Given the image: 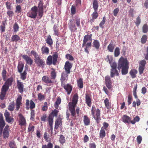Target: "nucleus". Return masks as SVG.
Masks as SVG:
<instances>
[{
    "label": "nucleus",
    "instance_id": "nucleus-27",
    "mask_svg": "<svg viewBox=\"0 0 148 148\" xmlns=\"http://www.w3.org/2000/svg\"><path fill=\"white\" fill-rule=\"evenodd\" d=\"M123 121L125 123H131V119L129 116L124 115L122 117Z\"/></svg>",
    "mask_w": 148,
    "mask_h": 148
},
{
    "label": "nucleus",
    "instance_id": "nucleus-16",
    "mask_svg": "<svg viewBox=\"0 0 148 148\" xmlns=\"http://www.w3.org/2000/svg\"><path fill=\"white\" fill-rule=\"evenodd\" d=\"M59 112V111L56 109L52 110L51 112L49 115L48 120L53 121L54 117L57 116Z\"/></svg>",
    "mask_w": 148,
    "mask_h": 148
},
{
    "label": "nucleus",
    "instance_id": "nucleus-37",
    "mask_svg": "<svg viewBox=\"0 0 148 148\" xmlns=\"http://www.w3.org/2000/svg\"><path fill=\"white\" fill-rule=\"evenodd\" d=\"M52 71L51 73V79L54 81L56 77V72L55 70L53 68L51 69Z\"/></svg>",
    "mask_w": 148,
    "mask_h": 148
},
{
    "label": "nucleus",
    "instance_id": "nucleus-23",
    "mask_svg": "<svg viewBox=\"0 0 148 148\" xmlns=\"http://www.w3.org/2000/svg\"><path fill=\"white\" fill-rule=\"evenodd\" d=\"M22 97L21 96L18 97L16 100V110L18 111L19 109L21 106H22L21 103Z\"/></svg>",
    "mask_w": 148,
    "mask_h": 148
},
{
    "label": "nucleus",
    "instance_id": "nucleus-29",
    "mask_svg": "<svg viewBox=\"0 0 148 148\" xmlns=\"http://www.w3.org/2000/svg\"><path fill=\"white\" fill-rule=\"evenodd\" d=\"M115 47V45L113 43L112 41L109 44L107 47V49L109 52H113Z\"/></svg>",
    "mask_w": 148,
    "mask_h": 148
},
{
    "label": "nucleus",
    "instance_id": "nucleus-20",
    "mask_svg": "<svg viewBox=\"0 0 148 148\" xmlns=\"http://www.w3.org/2000/svg\"><path fill=\"white\" fill-rule=\"evenodd\" d=\"M16 82L17 86L19 92L21 93H22L24 90V85L23 83L20 82L19 80H17Z\"/></svg>",
    "mask_w": 148,
    "mask_h": 148
},
{
    "label": "nucleus",
    "instance_id": "nucleus-56",
    "mask_svg": "<svg viewBox=\"0 0 148 148\" xmlns=\"http://www.w3.org/2000/svg\"><path fill=\"white\" fill-rule=\"evenodd\" d=\"M106 18L105 16L103 17L102 21L99 24V26L100 27L103 29L104 28L103 25L106 22Z\"/></svg>",
    "mask_w": 148,
    "mask_h": 148
},
{
    "label": "nucleus",
    "instance_id": "nucleus-53",
    "mask_svg": "<svg viewBox=\"0 0 148 148\" xmlns=\"http://www.w3.org/2000/svg\"><path fill=\"white\" fill-rule=\"evenodd\" d=\"M105 60L107 62H108L109 64H110L113 60L112 57L108 55L106 56Z\"/></svg>",
    "mask_w": 148,
    "mask_h": 148
},
{
    "label": "nucleus",
    "instance_id": "nucleus-63",
    "mask_svg": "<svg viewBox=\"0 0 148 148\" xmlns=\"http://www.w3.org/2000/svg\"><path fill=\"white\" fill-rule=\"evenodd\" d=\"M35 104L33 101L31 100L30 102V106L29 108H30L31 109H32L35 108Z\"/></svg>",
    "mask_w": 148,
    "mask_h": 148
},
{
    "label": "nucleus",
    "instance_id": "nucleus-17",
    "mask_svg": "<svg viewBox=\"0 0 148 148\" xmlns=\"http://www.w3.org/2000/svg\"><path fill=\"white\" fill-rule=\"evenodd\" d=\"M92 34H90L89 35H86L84 36L83 40V43L82 44V47H84L85 45H86L88 41H89V42H91L92 40Z\"/></svg>",
    "mask_w": 148,
    "mask_h": 148
},
{
    "label": "nucleus",
    "instance_id": "nucleus-40",
    "mask_svg": "<svg viewBox=\"0 0 148 148\" xmlns=\"http://www.w3.org/2000/svg\"><path fill=\"white\" fill-rule=\"evenodd\" d=\"M61 102V99L60 97H58L54 105V107L56 109H58V108L59 105L60 104Z\"/></svg>",
    "mask_w": 148,
    "mask_h": 148
},
{
    "label": "nucleus",
    "instance_id": "nucleus-11",
    "mask_svg": "<svg viewBox=\"0 0 148 148\" xmlns=\"http://www.w3.org/2000/svg\"><path fill=\"white\" fill-rule=\"evenodd\" d=\"M4 116L6 121L8 123L12 124L14 121V119L10 116V113L7 110L4 113Z\"/></svg>",
    "mask_w": 148,
    "mask_h": 148
},
{
    "label": "nucleus",
    "instance_id": "nucleus-9",
    "mask_svg": "<svg viewBox=\"0 0 148 148\" xmlns=\"http://www.w3.org/2000/svg\"><path fill=\"white\" fill-rule=\"evenodd\" d=\"M38 10V7L36 5L31 8V10L27 13V16L33 18H35L37 16Z\"/></svg>",
    "mask_w": 148,
    "mask_h": 148
},
{
    "label": "nucleus",
    "instance_id": "nucleus-61",
    "mask_svg": "<svg viewBox=\"0 0 148 148\" xmlns=\"http://www.w3.org/2000/svg\"><path fill=\"white\" fill-rule=\"evenodd\" d=\"M147 36L145 35H144L142 36L141 39V42L142 43H145L147 40Z\"/></svg>",
    "mask_w": 148,
    "mask_h": 148
},
{
    "label": "nucleus",
    "instance_id": "nucleus-14",
    "mask_svg": "<svg viewBox=\"0 0 148 148\" xmlns=\"http://www.w3.org/2000/svg\"><path fill=\"white\" fill-rule=\"evenodd\" d=\"M74 23L73 20H70L68 23V27L71 32H76L77 30Z\"/></svg>",
    "mask_w": 148,
    "mask_h": 148
},
{
    "label": "nucleus",
    "instance_id": "nucleus-8",
    "mask_svg": "<svg viewBox=\"0 0 148 148\" xmlns=\"http://www.w3.org/2000/svg\"><path fill=\"white\" fill-rule=\"evenodd\" d=\"M59 54L57 52H53L52 56H49L46 60V63L47 65H50L51 64L55 65L57 62Z\"/></svg>",
    "mask_w": 148,
    "mask_h": 148
},
{
    "label": "nucleus",
    "instance_id": "nucleus-41",
    "mask_svg": "<svg viewBox=\"0 0 148 148\" xmlns=\"http://www.w3.org/2000/svg\"><path fill=\"white\" fill-rule=\"evenodd\" d=\"M20 40V38L17 35H14L11 37L12 42H17Z\"/></svg>",
    "mask_w": 148,
    "mask_h": 148
},
{
    "label": "nucleus",
    "instance_id": "nucleus-33",
    "mask_svg": "<svg viewBox=\"0 0 148 148\" xmlns=\"http://www.w3.org/2000/svg\"><path fill=\"white\" fill-rule=\"evenodd\" d=\"M46 42L50 47H51L53 42L52 40L50 35L48 36L47 38L45 39Z\"/></svg>",
    "mask_w": 148,
    "mask_h": 148
},
{
    "label": "nucleus",
    "instance_id": "nucleus-30",
    "mask_svg": "<svg viewBox=\"0 0 148 148\" xmlns=\"http://www.w3.org/2000/svg\"><path fill=\"white\" fill-rule=\"evenodd\" d=\"M58 26L56 24L54 25L53 27V30L54 32V34L55 35H56L58 36H59V32L58 29Z\"/></svg>",
    "mask_w": 148,
    "mask_h": 148
},
{
    "label": "nucleus",
    "instance_id": "nucleus-51",
    "mask_svg": "<svg viewBox=\"0 0 148 148\" xmlns=\"http://www.w3.org/2000/svg\"><path fill=\"white\" fill-rule=\"evenodd\" d=\"M49 125L51 131V136H52L53 134V121L48 120Z\"/></svg>",
    "mask_w": 148,
    "mask_h": 148
},
{
    "label": "nucleus",
    "instance_id": "nucleus-43",
    "mask_svg": "<svg viewBox=\"0 0 148 148\" xmlns=\"http://www.w3.org/2000/svg\"><path fill=\"white\" fill-rule=\"evenodd\" d=\"M24 65L22 63H19L18 65L17 68L18 71L20 73H21L23 71Z\"/></svg>",
    "mask_w": 148,
    "mask_h": 148
},
{
    "label": "nucleus",
    "instance_id": "nucleus-57",
    "mask_svg": "<svg viewBox=\"0 0 148 148\" xmlns=\"http://www.w3.org/2000/svg\"><path fill=\"white\" fill-rule=\"evenodd\" d=\"M76 13V8L74 5H72L71 8V13L72 15L75 14Z\"/></svg>",
    "mask_w": 148,
    "mask_h": 148
},
{
    "label": "nucleus",
    "instance_id": "nucleus-64",
    "mask_svg": "<svg viewBox=\"0 0 148 148\" xmlns=\"http://www.w3.org/2000/svg\"><path fill=\"white\" fill-rule=\"evenodd\" d=\"M7 14L9 18H12L14 15L13 11L12 10H8L7 12Z\"/></svg>",
    "mask_w": 148,
    "mask_h": 148
},
{
    "label": "nucleus",
    "instance_id": "nucleus-25",
    "mask_svg": "<svg viewBox=\"0 0 148 148\" xmlns=\"http://www.w3.org/2000/svg\"><path fill=\"white\" fill-rule=\"evenodd\" d=\"M62 125V119L59 118L57 119L55 122V128H58L60 126Z\"/></svg>",
    "mask_w": 148,
    "mask_h": 148
},
{
    "label": "nucleus",
    "instance_id": "nucleus-42",
    "mask_svg": "<svg viewBox=\"0 0 148 148\" xmlns=\"http://www.w3.org/2000/svg\"><path fill=\"white\" fill-rule=\"evenodd\" d=\"M14 102L13 101L10 103L9 105L8 106V109L10 111H13L14 110Z\"/></svg>",
    "mask_w": 148,
    "mask_h": 148
},
{
    "label": "nucleus",
    "instance_id": "nucleus-54",
    "mask_svg": "<svg viewBox=\"0 0 148 148\" xmlns=\"http://www.w3.org/2000/svg\"><path fill=\"white\" fill-rule=\"evenodd\" d=\"M13 28L14 29V32H16L18 31L19 29V27L18 25L16 23H14L13 27Z\"/></svg>",
    "mask_w": 148,
    "mask_h": 148
},
{
    "label": "nucleus",
    "instance_id": "nucleus-50",
    "mask_svg": "<svg viewBox=\"0 0 148 148\" xmlns=\"http://www.w3.org/2000/svg\"><path fill=\"white\" fill-rule=\"evenodd\" d=\"M120 54L119 48L117 47L116 48L114 51V56L115 57H117Z\"/></svg>",
    "mask_w": 148,
    "mask_h": 148
},
{
    "label": "nucleus",
    "instance_id": "nucleus-45",
    "mask_svg": "<svg viewBox=\"0 0 148 148\" xmlns=\"http://www.w3.org/2000/svg\"><path fill=\"white\" fill-rule=\"evenodd\" d=\"M99 136L102 139L103 138L106 136V132L102 127L101 128V129L100 132Z\"/></svg>",
    "mask_w": 148,
    "mask_h": 148
},
{
    "label": "nucleus",
    "instance_id": "nucleus-32",
    "mask_svg": "<svg viewBox=\"0 0 148 148\" xmlns=\"http://www.w3.org/2000/svg\"><path fill=\"white\" fill-rule=\"evenodd\" d=\"M44 138L45 140L48 142L51 143V136H49V134L47 132H45L44 135Z\"/></svg>",
    "mask_w": 148,
    "mask_h": 148
},
{
    "label": "nucleus",
    "instance_id": "nucleus-48",
    "mask_svg": "<svg viewBox=\"0 0 148 148\" xmlns=\"http://www.w3.org/2000/svg\"><path fill=\"white\" fill-rule=\"evenodd\" d=\"M80 18L78 17H76L74 19V22L75 23L76 26L78 27H80Z\"/></svg>",
    "mask_w": 148,
    "mask_h": 148
},
{
    "label": "nucleus",
    "instance_id": "nucleus-26",
    "mask_svg": "<svg viewBox=\"0 0 148 148\" xmlns=\"http://www.w3.org/2000/svg\"><path fill=\"white\" fill-rule=\"evenodd\" d=\"M92 46L97 50H98L100 47L99 42L98 40H94L92 42Z\"/></svg>",
    "mask_w": 148,
    "mask_h": 148
},
{
    "label": "nucleus",
    "instance_id": "nucleus-1",
    "mask_svg": "<svg viewBox=\"0 0 148 148\" xmlns=\"http://www.w3.org/2000/svg\"><path fill=\"white\" fill-rule=\"evenodd\" d=\"M78 99V96L77 94H75L73 98L72 102L69 104V107L71 116L74 118V119H76V113L78 116L79 115V108L78 107L75 110V107Z\"/></svg>",
    "mask_w": 148,
    "mask_h": 148
},
{
    "label": "nucleus",
    "instance_id": "nucleus-35",
    "mask_svg": "<svg viewBox=\"0 0 148 148\" xmlns=\"http://www.w3.org/2000/svg\"><path fill=\"white\" fill-rule=\"evenodd\" d=\"M41 52L42 54H45L47 55L49 52V49L48 47L45 46L42 47L41 48Z\"/></svg>",
    "mask_w": 148,
    "mask_h": 148
},
{
    "label": "nucleus",
    "instance_id": "nucleus-22",
    "mask_svg": "<svg viewBox=\"0 0 148 148\" xmlns=\"http://www.w3.org/2000/svg\"><path fill=\"white\" fill-rule=\"evenodd\" d=\"M106 86L109 89L112 88V84L110 77L109 76H106L105 77Z\"/></svg>",
    "mask_w": 148,
    "mask_h": 148
},
{
    "label": "nucleus",
    "instance_id": "nucleus-18",
    "mask_svg": "<svg viewBox=\"0 0 148 148\" xmlns=\"http://www.w3.org/2000/svg\"><path fill=\"white\" fill-rule=\"evenodd\" d=\"M42 80L44 83L49 86L51 85V84L54 82V81L50 78L48 76L45 75L42 78Z\"/></svg>",
    "mask_w": 148,
    "mask_h": 148
},
{
    "label": "nucleus",
    "instance_id": "nucleus-55",
    "mask_svg": "<svg viewBox=\"0 0 148 148\" xmlns=\"http://www.w3.org/2000/svg\"><path fill=\"white\" fill-rule=\"evenodd\" d=\"M53 145L51 143H49L47 145H42V148H53Z\"/></svg>",
    "mask_w": 148,
    "mask_h": 148
},
{
    "label": "nucleus",
    "instance_id": "nucleus-19",
    "mask_svg": "<svg viewBox=\"0 0 148 148\" xmlns=\"http://www.w3.org/2000/svg\"><path fill=\"white\" fill-rule=\"evenodd\" d=\"M22 58L25 60L27 64L30 66L32 65L33 63V60L31 58L28 56L27 55H24L22 56Z\"/></svg>",
    "mask_w": 148,
    "mask_h": 148
},
{
    "label": "nucleus",
    "instance_id": "nucleus-31",
    "mask_svg": "<svg viewBox=\"0 0 148 148\" xmlns=\"http://www.w3.org/2000/svg\"><path fill=\"white\" fill-rule=\"evenodd\" d=\"M97 11H94L91 15L92 19H90V21L92 23L94 21V20L97 18L98 16V14L97 12Z\"/></svg>",
    "mask_w": 148,
    "mask_h": 148
},
{
    "label": "nucleus",
    "instance_id": "nucleus-39",
    "mask_svg": "<svg viewBox=\"0 0 148 148\" xmlns=\"http://www.w3.org/2000/svg\"><path fill=\"white\" fill-rule=\"evenodd\" d=\"M130 74L132 78L136 77V74L137 73V71L135 69H132L130 72Z\"/></svg>",
    "mask_w": 148,
    "mask_h": 148
},
{
    "label": "nucleus",
    "instance_id": "nucleus-47",
    "mask_svg": "<svg viewBox=\"0 0 148 148\" xmlns=\"http://www.w3.org/2000/svg\"><path fill=\"white\" fill-rule=\"evenodd\" d=\"M92 45V42H88L86 44L85 48H84V51L88 54L89 53V51L88 49V48L90 47Z\"/></svg>",
    "mask_w": 148,
    "mask_h": 148
},
{
    "label": "nucleus",
    "instance_id": "nucleus-62",
    "mask_svg": "<svg viewBox=\"0 0 148 148\" xmlns=\"http://www.w3.org/2000/svg\"><path fill=\"white\" fill-rule=\"evenodd\" d=\"M141 23V19L139 16H138L136 19L135 23L137 26L138 27Z\"/></svg>",
    "mask_w": 148,
    "mask_h": 148
},
{
    "label": "nucleus",
    "instance_id": "nucleus-13",
    "mask_svg": "<svg viewBox=\"0 0 148 148\" xmlns=\"http://www.w3.org/2000/svg\"><path fill=\"white\" fill-rule=\"evenodd\" d=\"M5 125V123L4 120L3 114H0V136L2 134V131L3 128Z\"/></svg>",
    "mask_w": 148,
    "mask_h": 148
},
{
    "label": "nucleus",
    "instance_id": "nucleus-58",
    "mask_svg": "<svg viewBox=\"0 0 148 148\" xmlns=\"http://www.w3.org/2000/svg\"><path fill=\"white\" fill-rule=\"evenodd\" d=\"M140 118L138 116H136L134 117L133 120L131 121V123L134 124L136 122H138L140 120Z\"/></svg>",
    "mask_w": 148,
    "mask_h": 148
},
{
    "label": "nucleus",
    "instance_id": "nucleus-49",
    "mask_svg": "<svg viewBox=\"0 0 148 148\" xmlns=\"http://www.w3.org/2000/svg\"><path fill=\"white\" fill-rule=\"evenodd\" d=\"M20 73L21 78L23 80H25L26 78L27 73L26 71H24L23 72Z\"/></svg>",
    "mask_w": 148,
    "mask_h": 148
},
{
    "label": "nucleus",
    "instance_id": "nucleus-36",
    "mask_svg": "<svg viewBox=\"0 0 148 148\" xmlns=\"http://www.w3.org/2000/svg\"><path fill=\"white\" fill-rule=\"evenodd\" d=\"M90 120L86 115H84V116L83 121L85 125H88L90 123Z\"/></svg>",
    "mask_w": 148,
    "mask_h": 148
},
{
    "label": "nucleus",
    "instance_id": "nucleus-59",
    "mask_svg": "<svg viewBox=\"0 0 148 148\" xmlns=\"http://www.w3.org/2000/svg\"><path fill=\"white\" fill-rule=\"evenodd\" d=\"M6 73L7 71L5 69H3L2 72V75L3 80H5L7 77Z\"/></svg>",
    "mask_w": 148,
    "mask_h": 148
},
{
    "label": "nucleus",
    "instance_id": "nucleus-4",
    "mask_svg": "<svg viewBox=\"0 0 148 148\" xmlns=\"http://www.w3.org/2000/svg\"><path fill=\"white\" fill-rule=\"evenodd\" d=\"M72 64L69 61L66 62L64 66L65 71L62 72L60 78L61 84L65 83L68 79V74L71 73V70L72 67Z\"/></svg>",
    "mask_w": 148,
    "mask_h": 148
},
{
    "label": "nucleus",
    "instance_id": "nucleus-12",
    "mask_svg": "<svg viewBox=\"0 0 148 148\" xmlns=\"http://www.w3.org/2000/svg\"><path fill=\"white\" fill-rule=\"evenodd\" d=\"M39 2L38 5V16L40 18L43 15V3L42 0H39Z\"/></svg>",
    "mask_w": 148,
    "mask_h": 148
},
{
    "label": "nucleus",
    "instance_id": "nucleus-34",
    "mask_svg": "<svg viewBox=\"0 0 148 148\" xmlns=\"http://www.w3.org/2000/svg\"><path fill=\"white\" fill-rule=\"evenodd\" d=\"M104 103L105 106L107 109L111 108V103L109 101L108 99V98H106L104 100Z\"/></svg>",
    "mask_w": 148,
    "mask_h": 148
},
{
    "label": "nucleus",
    "instance_id": "nucleus-6",
    "mask_svg": "<svg viewBox=\"0 0 148 148\" xmlns=\"http://www.w3.org/2000/svg\"><path fill=\"white\" fill-rule=\"evenodd\" d=\"M31 53L34 57V62L38 67H44L45 64V61L40 57V56L34 50L31 51Z\"/></svg>",
    "mask_w": 148,
    "mask_h": 148
},
{
    "label": "nucleus",
    "instance_id": "nucleus-44",
    "mask_svg": "<svg viewBox=\"0 0 148 148\" xmlns=\"http://www.w3.org/2000/svg\"><path fill=\"white\" fill-rule=\"evenodd\" d=\"M77 84L78 87L80 88H82L83 87V79L82 78H80L77 80Z\"/></svg>",
    "mask_w": 148,
    "mask_h": 148
},
{
    "label": "nucleus",
    "instance_id": "nucleus-2",
    "mask_svg": "<svg viewBox=\"0 0 148 148\" xmlns=\"http://www.w3.org/2000/svg\"><path fill=\"white\" fill-rule=\"evenodd\" d=\"M78 99V96L77 94H75L73 98L72 102L69 104V107L71 116L74 118V119H76V113L78 116L79 115V108L78 107L75 110V107Z\"/></svg>",
    "mask_w": 148,
    "mask_h": 148
},
{
    "label": "nucleus",
    "instance_id": "nucleus-24",
    "mask_svg": "<svg viewBox=\"0 0 148 148\" xmlns=\"http://www.w3.org/2000/svg\"><path fill=\"white\" fill-rule=\"evenodd\" d=\"M85 102L87 105L89 107H90L91 106L92 102L91 96L88 94H86Z\"/></svg>",
    "mask_w": 148,
    "mask_h": 148
},
{
    "label": "nucleus",
    "instance_id": "nucleus-7",
    "mask_svg": "<svg viewBox=\"0 0 148 148\" xmlns=\"http://www.w3.org/2000/svg\"><path fill=\"white\" fill-rule=\"evenodd\" d=\"M91 114L97 124H99L101 120V111L98 108H96L95 106H92L91 110Z\"/></svg>",
    "mask_w": 148,
    "mask_h": 148
},
{
    "label": "nucleus",
    "instance_id": "nucleus-5",
    "mask_svg": "<svg viewBox=\"0 0 148 148\" xmlns=\"http://www.w3.org/2000/svg\"><path fill=\"white\" fill-rule=\"evenodd\" d=\"M13 81V78L11 77L7 80L4 85L2 86L0 94V99L1 100H3L4 99L6 92L8 90L10 86L12 84Z\"/></svg>",
    "mask_w": 148,
    "mask_h": 148
},
{
    "label": "nucleus",
    "instance_id": "nucleus-21",
    "mask_svg": "<svg viewBox=\"0 0 148 148\" xmlns=\"http://www.w3.org/2000/svg\"><path fill=\"white\" fill-rule=\"evenodd\" d=\"M9 126L6 125L3 130L2 133L3 135V137L4 138H6L9 136V131L10 130Z\"/></svg>",
    "mask_w": 148,
    "mask_h": 148
},
{
    "label": "nucleus",
    "instance_id": "nucleus-60",
    "mask_svg": "<svg viewBox=\"0 0 148 148\" xmlns=\"http://www.w3.org/2000/svg\"><path fill=\"white\" fill-rule=\"evenodd\" d=\"M31 117L30 119L32 121H34V117L35 116V113L34 110H31Z\"/></svg>",
    "mask_w": 148,
    "mask_h": 148
},
{
    "label": "nucleus",
    "instance_id": "nucleus-38",
    "mask_svg": "<svg viewBox=\"0 0 148 148\" xmlns=\"http://www.w3.org/2000/svg\"><path fill=\"white\" fill-rule=\"evenodd\" d=\"M92 6L94 11H97L99 6L97 0H93Z\"/></svg>",
    "mask_w": 148,
    "mask_h": 148
},
{
    "label": "nucleus",
    "instance_id": "nucleus-28",
    "mask_svg": "<svg viewBox=\"0 0 148 148\" xmlns=\"http://www.w3.org/2000/svg\"><path fill=\"white\" fill-rule=\"evenodd\" d=\"M119 74L116 69H111L110 70V77H114V75L118 76Z\"/></svg>",
    "mask_w": 148,
    "mask_h": 148
},
{
    "label": "nucleus",
    "instance_id": "nucleus-15",
    "mask_svg": "<svg viewBox=\"0 0 148 148\" xmlns=\"http://www.w3.org/2000/svg\"><path fill=\"white\" fill-rule=\"evenodd\" d=\"M65 84H61V86L67 92V94L69 95L72 91V87L71 84H67L66 85H65Z\"/></svg>",
    "mask_w": 148,
    "mask_h": 148
},
{
    "label": "nucleus",
    "instance_id": "nucleus-3",
    "mask_svg": "<svg viewBox=\"0 0 148 148\" xmlns=\"http://www.w3.org/2000/svg\"><path fill=\"white\" fill-rule=\"evenodd\" d=\"M129 68V62L126 58L121 57L119 59L117 68L119 70L121 69V72L122 75L127 74L128 73Z\"/></svg>",
    "mask_w": 148,
    "mask_h": 148
},
{
    "label": "nucleus",
    "instance_id": "nucleus-10",
    "mask_svg": "<svg viewBox=\"0 0 148 148\" xmlns=\"http://www.w3.org/2000/svg\"><path fill=\"white\" fill-rule=\"evenodd\" d=\"M18 122L19 123V125L21 127L22 126L26 127V126L27 123L25 117L21 113L18 114Z\"/></svg>",
    "mask_w": 148,
    "mask_h": 148
},
{
    "label": "nucleus",
    "instance_id": "nucleus-52",
    "mask_svg": "<svg viewBox=\"0 0 148 148\" xmlns=\"http://www.w3.org/2000/svg\"><path fill=\"white\" fill-rule=\"evenodd\" d=\"M143 32L144 33H147L148 31V26L147 24H144L142 27Z\"/></svg>",
    "mask_w": 148,
    "mask_h": 148
},
{
    "label": "nucleus",
    "instance_id": "nucleus-46",
    "mask_svg": "<svg viewBox=\"0 0 148 148\" xmlns=\"http://www.w3.org/2000/svg\"><path fill=\"white\" fill-rule=\"evenodd\" d=\"M59 142L62 145H63L64 143H65L66 140L65 139V138L63 135H60L59 139Z\"/></svg>",
    "mask_w": 148,
    "mask_h": 148
}]
</instances>
